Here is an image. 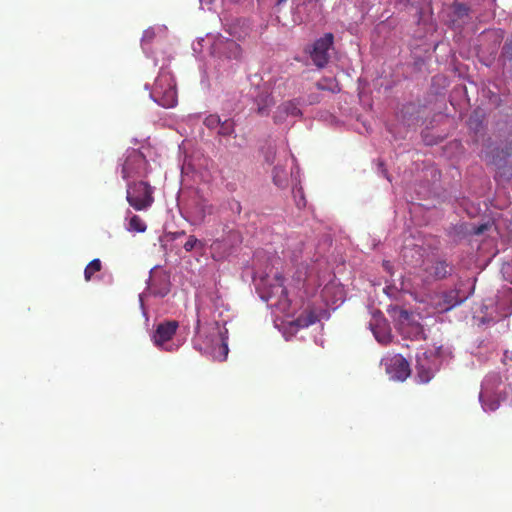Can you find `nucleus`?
I'll list each match as a JSON object with an SVG mask.
<instances>
[{
    "label": "nucleus",
    "instance_id": "obj_1",
    "mask_svg": "<svg viewBox=\"0 0 512 512\" xmlns=\"http://www.w3.org/2000/svg\"><path fill=\"white\" fill-rule=\"evenodd\" d=\"M155 187L147 181H133L127 184L126 200L136 211H147L154 204Z\"/></svg>",
    "mask_w": 512,
    "mask_h": 512
},
{
    "label": "nucleus",
    "instance_id": "obj_2",
    "mask_svg": "<svg viewBox=\"0 0 512 512\" xmlns=\"http://www.w3.org/2000/svg\"><path fill=\"white\" fill-rule=\"evenodd\" d=\"M150 96L158 105L165 108H171L177 104L176 84L169 72L159 73Z\"/></svg>",
    "mask_w": 512,
    "mask_h": 512
},
{
    "label": "nucleus",
    "instance_id": "obj_3",
    "mask_svg": "<svg viewBox=\"0 0 512 512\" xmlns=\"http://www.w3.org/2000/svg\"><path fill=\"white\" fill-rule=\"evenodd\" d=\"M211 52L218 58L238 60L241 57L242 49L233 39L218 35L212 43Z\"/></svg>",
    "mask_w": 512,
    "mask_h": 512
},
{
    "label": "nucleus",
    "instance_id": "obj_4",
    "mask_svg": "<svg viewBox=\"0 0 512 512\" xmlns=\"http://www.w3.org/2000/svg\"><path fill=\"white\" fill-rule=\"evenodd\" d=\"M334 35L325 33L321 38L317 39L310 51V57L318 68L325 67L329 62V50L333 46Z\"/></svg>",
    "mask_w": 512,
    "mask_h": 512
},
{
    "label": "nucleus",
    "instance_id": "obj_5",
    "mask_svg": "<svg viewBox=\"0 0 512 512\" xmlns=\"http://www.w3.org/2000/svg\"><path fill=\"white\" fill-rule=\"evenodd\" d=\"M178 326L179 324L175 320L166 321L158 324L152 337L154 344L157 347L164 349L166 351H174L176 347L168 343L175 335Z\"/></svg>",
    "mask_w": 512,
    "mask_h": 512
},
{
    "label": "nucleus",
    "instance_id": "obj_6",
    "mask_svg": "<svg viewBox=\"0 0 512 512\" xmlns=\"http://www.w3.org/2000/svg\"><path fill=\"white\" fill-rule=\"evenodd\" d=\"M497 169V174L501 178L510 179L512 178V140L497 151L496 154L491 156L490 160Z\"/></svg>",
    "mask_w": 512,
    "mask_h": 512
},
{
    "label": "nucleus",
    "instance_id": "obj_7",
    "mask_svg": "<svg viewBox=\"0 0 512 512\" xmlns=\"http://www.w3.org/2000/svg\"><path fill=\"white\" fill-rule=\"evenodd\" d=\"M385 368L391 379L404 381L411 373L409 362L397 354L385 360Z\"/></svg>",
    "mask_w": 512,
    "mask_h": 512
},
{
    "label": "nucleus",
    "instance_id": "obj_8",
    "mask_svg": "<svg viewBox=\"0 0 512 512\" xmlns=\"http://www.w3.org/2000/svg\"><path fill=\"white\" fill-rule=\"evenodd\" d=\"M294 15L301 22H307L318 17L320 13L319 0H294Z\"/></svg>",
    "mask_w": 512,
    "mask_h": 512
},
{
    "label": "nucleus",
    "instance_id": "obj_9",
    "mask_svg": "<svg viewBox=\"0 0 512 512\" xmlns=\"http://www.w3.org/2000/svg\"><path fill=\"white\" fill-rule=\"evenodd\" d=\"M415 369L419 382L428 383L433 377V356L427 352L418 353Z\"/></svg>",
    "mask_w": 512,
    "mask_h": 512
},
{
    "label": "nucleus",
    "instance_id": "obj_10",
    "mask_svg": "<svg viewBox=\"0 0 512 512\" xmlns=\"http://www.w3.org/2000/svg\"><path fill=\"white\" fill-rule=\"evenodd\" d=\"M369 326L379 343L386 345L391 341V332L385 318L374 316Z\"/></svg>",
    "mask_w": 512,
    "mask_h": 512
},
{
    "label": "nucleus",
    "instance_id": "obj_11",
    "mask_svg": "<svg viewBox=\"0 0 512 512\" xmlns=\"http://www.w3.org/2000/svg\"><path fill=\"white\" fill-rule=\"evenodd\" d=\"M214 206L203 196L198 195L194 198L191 206L192 216L199 222H203L208 215H212Z\"/></svg>",
    "mask_w": 512,
    "mask_h": 512
},
{
    "label": "nucleus",
    "instance_id": "obj_12",
    "mask_svg": "<svg viewBox=\"0 0 512 512\" xmlns=\"http://www.w3.org/2000/svg\"><path fill=\"white\" fill-rule=\"evenodd\" d=\"M255 104L259 115L265 116L269 114L270 108L275 104V101L267 86L259 89L255 96Z\"/></svg>",
    "mask_w": 512,
    "mask_h": 512
},
{
    "label": "nucleus",
    "instance_id": "obj_13",
    "mask_svg": "<svg viewBox=\"0 0 512 512\" xmlns=\"http://www.w3.org/2000/svg\"><path fill=\"white\" fill-rule=\"evenodd\" d=\"M425 276L423 280L425 282H432L436 280H441L446 278L449 275L448 264L446 261H436L433 262L430 266L425 268Z\"/></svg>",
    "mask_w": 512,
    "mask_h": 512
},
{
    "label": "nucleus",
    "instance_id": "obj_14",
    "mask_svg": "<svg viewBox=\"0 0 512 512\" xmlns=\"http://www.w3.org/2000/svg\"><path fill=\"white\" fill-rule=\"evenodd\" d=\"M302 115L301 110L298 107V103L295 101H287L280 104L273 116L276 124L282 123L288 116L299 117Z\"/></svg>",
    "mask_w": 512,
    "mask_h": 512
},
{
    "label": "nucleus",
    "instance_id": "obj_15",
    "mask_svg": "<svg viewBox=\"0 0 512 512\" xmlns=\"http://www.w3.org/2000/svg\"><path fill=\"white\" fill-rule=\"evenodd\" d=\"M467 299V296L461 297L459 290L452 289L442 294V304H440L442 311H449L452 308L462 304Z\"/></svg>",
    "mask_w": 512,
    "mask_h": 512
},
{
    "label": "nucleus",
    "instance_id": "obj_16",
    "mask_svg": "<svg viewBox=\"0 0 512 512\" xmlns=\"http://www.w3.org/2000/svg\"><path fill=\"white\" fill-rule=\"evenodd\" d=\"M480 401L485 410L495 411L500 406V398L499 396H493L488 388V381L482 386V390L480 392Z\"/></svg>",
    "mask_w": 512,
    "mask_h": 512
},
{
    "label": "nucleus",
    "instance_id": "obj_17",
    "mask_svg": "<svg viewBox=\"0 0 512 512\" xmlns=\"http://www.w3.org/2000/svg\"><path fill=\"white\" fill-rule=\"evenodd\" d=\"M126 229L129 232L144 233L147 225L139 215L134 214L130 217Z\"/></svg>",
    "mask_w": 512,
    "mask_h": 512
},
{
    "label": "nucleus",
    "instance_id": "obj_18",
    "mask_svg": "<svg viewBox=\"0 0 512 512\" xmlns=\"http://www.w3.org/2000/svg\"><path fill=\"white\" fill-rule=\"evenodd\" d=\"M102 269V263L99 259H93L88 263L84 270V278L86 281H90L95 273Z\"/></svg>",
    "mask_w": 512,
    "mask_h": 512
},
{
    "label": "nucleus",
    "instance_id": "obj_19",
    "mask_svg": "<svg viewBox=\"0 0 512 512\" xmlns=\"http://www.w3.org/2000/svg\"><path fill=\"white\" fill-rule=\"evenodd\" d=\"M234 131L235 123L232 119H226L220 122L218 135L226 137L232 135Z\"/></svg>",
    "mask_w": 512,
    "mask_h": 512
},
{
    "label": "nucleus",
    "instance_id": "obj_20",
    "mask_svg": "<svg viewBox=\"0 0 512 512\" xmlns=\"http://www.w3.org/2000/svg\"><path fill=\"white\" fill-rule=\"evenodd\" d=\"M453 14L457 19L467 18L470 14V7L465 3L455 2L453 4Z\"/></svg>",
    "mask_w": 512,
    "mask_h": 512
},
{
    "label": "nucleus",
    "instance_id": "obj_21",
    "mask_svg": "<svg viewBox=\"0 0 512 512\" xmlns=\"http://www.w3.org/2000/svg\"><path fill=\"white\" fill-rule=\"evenodd\" d=\"M317 87L320 90H329L333 93L340 91V88L334 79L324 78L317 82Z\"/></svg>",
    "mask_w": 512,
    "mask_h": 512
},
{
    "label": "nucleus",
    "instance_id": "obj_22",
    "mask_svg": "<svg viewBox=\"0 0 512 512\" xmlns=\"http://www.w3.org/2000/svg\"><path fill=\"white\" fill-rule=\"evenodd\" d=\"M292 192L296 206L299 209L304 208L306 206V198L304 195L303 188L300 186H295Z\"/></svg>",
    "mask_w": 512,
    "mask_h": 512
},
{
    "label": "nucleus",
    "instance_id": "obj_23",
    "mask_svg": "<svg viewBox=\"0 0 512 512\" xmlns=\"http://www.w3.org/2000/svg\"><path fill=\"white\" fill-rule=\"evenodd\" d=\"M275 294L278 295V300L274 303L275 305L287 303V289L284 287L282 283H278L274 286Z\"/></svg>",
    "mask_w": 512,
    "mask_h": 512
},
{
    "label": "nucleus",
    "instance_id": "obj_24",
    "mask_svg": "<svg viewBox=\"0 0 512 512\" xmlns=\"http://www.w3.org/2000/svg\"><path fill=\"white\" fill-rule=\"evenodd\" d=\"M221 122L220 117L217 114H210L204 119V125L208 129H216L219 127Z\"/></svg>",
    "mask_w": 512,
    "mask_h": 512
},
{
    "label": "nucleus",
    "instance_id": "obj_25",
    "mask_svg": "<svg viewBox=\"0 0 512 512\" xmlns=\"http://www.w3.org/2000/svg\"><path fill=\"white\" fill-rule=\"evenodd\" d=\"M155 36H156V34H155V30L153 28L146 29L143 32V36H142V39H141L142 47L145 49V47L147 45L152 43V41L154 40Z\"/></svg>",
    "mask_w": 512,
    "mask_h": 512
},
{
    "label": "nucleus",
    "instance_id": "obj_26",
    "mask_svg": "<svg viewBox=\"0 0 512 512\" xmlns=\"http://www.w3.org/2000/svg\"><path fill=\"white\" fill-rule=\"evenodd\" d=\"M148 288L153 295L160 296V297L166 296L169 292V289L167 286H165L161 289L156 288V286L154 284V279H152V278L150 279Z\"/></svg>",
    "mask_w": 512,
    "mask_h": 512
},
{
    "label": "nucleus",
    "instance_id": "obj_27",
    "mask_svg": "<svg viewBox=\"0 0 512 512\" xmlns=\"http://www.w3.org/2000/svg\"><path fill=\"white\" fill-rule=\"evenodd\" d=\"M502 55L505 59L512 61V35L509 38L502 49Z\"/></svg>",
    "mask_w": 512,
    "mask_h": 512
},
{
    "label": "nucleus",
    "instance_id": "obj_28",
    "mask_svg": "<svg viewBox=\"0 0 512 512\" xmlns=\"http://www.w3.org/2000/svg\"><path fill=\"white\" fill-rule=\"evenodd\" d=\"M197 243L198 239L195 236L190 235L183 247L187 252H190L194 249Z\"/></svg>",
    "mask_w": 512,
    "mask_h": 512
},
{
    "label": "nucleus",
    "instance_id": "obj_29",
    "mask_svg": "<svg viewBox=\"0 0 512 512\" xmlns=\"http://www.w3.org/2000/svg\"><path fill=\"white\" fill-rule=\"evenodd\" d=\"M286 1L287 0H258L259 3H269L270 5H273L275 7H280Z\"/></svg>",
    "mask_w": 512,
    "mask_h": 512
},
{
    "label": "nucleus",
    "instance_id": "obj_30",
    "mask_svg": "<svg viewBox=\"0 0 512 512\" xmlns=\"http://www.w3.org/2000/svg\"><path fill=\"white\" fill-rule=\"evenodd\" d=\"M488 229V224H481L474 228L473 233L475 235H481Z\"/></svg>",
    "mask_w": 512,
    "mask_h": 512
},
{
    "label": "nucleus",
    "instance_id": "obj_31",
    "mask_svg": "<svg viewBox=\"0 0 512 512\" xmlns=\"http://www.w3.org/2000/svg\"><path fill=\"white\" fill-rule=\"evenodd\" d=\"M383 267L387 272L392 274V265L389 261H383Z\"/></svg>",
    "mask_w": 512,
    "mask_h": 512
},
{
    "label": "nucleus",
    "instance_id": "obj_32",
    "mask_svg": "<svg viewBox=\"0 0 512 512\" xmlns=\"http://www.w3.org/2000/svg\"><path fill=\"white\" fill-rule=\"evenodd\" d=\"M221 349H222L223 359H225L227 357V354H228V346H227V344L222 343Z\"/></svg>",
    "mask_w": 512,
    "mask_h": 512
},
{
    "label": "nucleus",
    "instance_id": "obj_33",
    "mask_svg": "<svg viewBox=\"0 0 512 512\" xmlns=\"http://www.w3.org/2000/svg\"><path fill=\"white\" fill-rule=\"evenodd\" d=\"M122 176H123L124 179L129 177V174L127 172V169H126L125 165H123V167H122Z\"/></svg>",
    "mask_w": 512,
    "mask_h": 512
},
{
    "label": "nucleus",
    "instance_id": "obj_34",
    "mask_svg": "<svg viewBox=\"0 0 512 512\" xmlns=\"http://www.w3.org/2000/svg\"><path fill=\"white\" fill-rule=\"evenodd\" d=\"M236 205H237V210H238V212H240V210H241V205H240V203H239V202H236Z\"/></svg>",
    "mask_w": 512,
    "mask_h": 512
},
{
    "label": "nucleus",
    "instance_id": "obj_35",
    "mask_svg": "<svg viewBox=\"0 0 512 512\" xmlns=\"http://www.w3.org/2000/svg\"><path fill=\"white\" fill-rule=\"evenodd\" d=\"M469 123H470V126H472V123H473V116L470 117L469 119Z\"/></svg>",
    "mask_w": 512,
    "mask_h": 512
},
{
    "label": "nucleus",
    "instance_id": "obj_36",
    "mask_svg": "<svg viewBox=\"0 0 512 512\" xmlns=\"http://www.w3.org/2000/svg\"><path fill=\"white\" fill-rule=\"evenodd\" d=\"M199 325H200V320H197V326H196L197 329L199 328Z\"/></svg>",
    "mask_w": 512,
    "mask_h": 512
},
{
    "label": "nucleus",
    "instance_id": "obj_37",
    "mask_svg": "<svg viewBox=\"0 0 512 512\" xmlns=\"http://www.w3.org/2000/svg\"><path fill=\"white\" fill-rule=\"evenodd\" d=\"M231 234H232V235H234V236H237V235H238V233H237V232H231Z\"/></svg>",
    "mask_w": 512,
    "mask_h": 512
},
{
    "label": "nucleus",
    "instance_id": "obj_38",
    "mask_svg": "<svg viewBox=\"0 0 512 512\" xmlns=\"http://www.w3.org/2000/svg\"><path fill=\"white\" fill-rule=\"evenodd\" d=\"M489 1H490L491 3H494V2H496V0H489Z\"/></svg>",
    "mask_w": 512,
    "mask_h": 512
}]
</instances>
